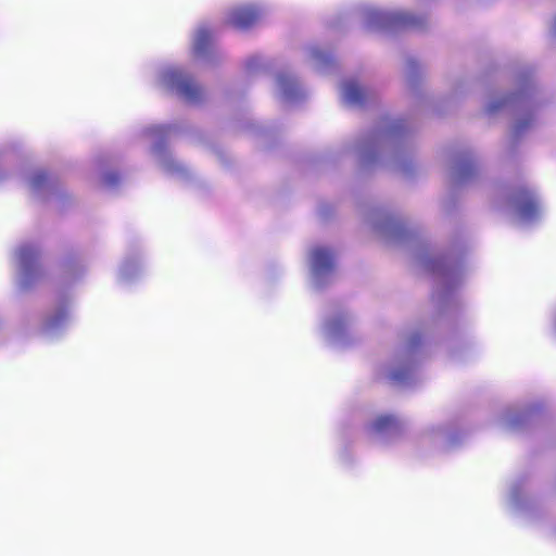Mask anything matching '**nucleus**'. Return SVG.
<instances>
[{"label": "nucleus", "mask_w": 556, "mask_h": 556, "mask_svg": "<svg viewBox=\"0 0 556 556\" xmlns=\"http://www.w3.org/2000/svg\"><path fill=\"white\" fill-rule=\"evenodd\" d=\"M307 264L312 283L321 287L334 271L336 254L329 247L316 244L308 250Z\"/></svg>", "instance_id": "2"}, {"label": "nucleus", "mask_w": 556, "mask_h": 556, "mask_svg": "<svg viewBox=\"0 0 556 556\" xmlns=\"http://www.w3.org/2000/svg\"><path fill=\"white\" fill-rule=\"evenodd\" d=\"M2 177H3V176H2V174L0 173V179H1Z\"/></svg>", "instance_id": "26"}, {"label": "nucleus", "mask_w": 556, "mask_h": 556, "mask_svg": "<svg viewBox=\"0 0 556 556\" xmlns=\"http://www.w3.org/2000/svg\"><path fill=\"white\" fill-rule=\"evenodd\" d=\"M14 260L18 283L26 287L38 273V250L31 244H23L16 249Z\"/></svg>", "instance_id": "4"}, {"label": "nucleus", "mask_w": 556, "mask_h": 556, "mask_svg": "<svg viewBox=\"0 0 556 556\" xmlns=\"http://www.w3.org/2000/svg\"><path fill=\"white\" fill-rule=\"evenodd\" d=\"M533 122L532 114L526 112L525 115L518 117L515 122L514 129L517 134L523 131L528 128Z\"/></svg>", "instance_id": "16"}, {"label": "nucleus", "mask_w": 556, "mask_h": 556, "mask_svg": "<svg viewBox=\"0 0 556 556\" xmlns=\"http://www.w3.org/2000/svg\"><path fill=\"white\" fill-rule=\"evenodd\" d=\"M504 101H506V105H507L508 103H515L516 99L515 98L514 99H509V100L504 99ZM517 102L519 103V105L522 104V101H520V99H517Z\"/></svg>", "instance_id": "24"}, {"label": "nucleus", "mask_w": 556, "mask_h": 556, "mask_svg": "<svg viewBox=\"0 0 556 556\" xmlns=\"http://www.w3.org/2000/svg\"><path fill=\"white\" fill-rule=\"evenodd\" d=\"M504 101H506V105H507L508 103H515L516 99L515 98L514 99H509V100L504 99ZM517 102L519 103V105L522 104V101H520V99H517Z\"/></svg>", "instance_id": "23"}, {"label": "nucleus", "mask_w": 556, "mask_h": 556, "mask_svg": "<svg viewBox=\"0 0 556 556\" xmlns=\"http://www.w3.org/2000/svg\"><path fill=\"white\" fill-rule=\"evenodd\" d=\"M309 59L316 67L329 62V56L318 49H312L309 51Z\"/></svg>", "instance_id": "17"}, {"label": "nucleus", "mask_w": 556, "mask_h": 556, "mask_svg": "<svg viewBox=\"0 0 556 556\" xmlns=\"http://www.w3.org/2000/svg\"><path fill=\"white\" fill-rule=\"evenodd\" d=\"M395 134V129L394 128H390L381 134H379L376 138H375V141H374V144L375 146H378L380 144L382 141H386V140H389L391 139Z\"/></svg>", "instance_id": "19"}, {"label": "nucleus", "mask_w": 556, "mask_h": 556, "mask_svg": "<svg viewBox=\"0 0 556 556\" xmlns=\"http://www.w3.org/2000/svg\"><path fill=\"white\" fill-rule=\"evenodd\" d=\"M47 184V176L43 172H35L29 178L28 186L34 192L39 191Z\"/></svg>", "instance_id": "15"}, {"label": "nucleus", "mask_w": 556, "mask_h": 556, "mask_svg": "<svg viewBox=\"0 0 556 556\" xmlns=\"http://www.w3.org/2000/svg\"><path fill=\"white\" fill-rule=\"evenodd\" d=\"M506 105V101H504V99H496V100H492L489 104H488V108L486 110L490 112V113H495L496 111H498L502 106H505Z\"/></svg>", "instance_id": "20"}, {"label": "nucleus", "mask_w": 556, "mask_h": 556, "mask_svg": "<svg viewBox=\"0 0 556 556\" xmlns=\"http://www.w3.org/2000/svg\"><path fill=\"white\" fill-rule=\"evenodd\" d=\"M340 93L342 100L350 105L362 104L365 99V90L353 79H346L341 84Z\"/></svg>", "instance_id": "13"}, {"label": "nucleus", "mask_w": 556, "mask_h": 556, "mask_svg": "<svg viewBox=\"0 0 556 556\" xmlns=\"http://www.w3.org/2000/svg\"><path fill=\"white\" fill-rule=\"evenodd\" d=\"M163 132V128H160V127H155V128H152L150 130V136L151 137H155V138H159L161 136V134Z\"/></svg>", "instance_id": "21"}, {"label": "nucleus", "mask_w": 556, "mask_h": 556, "mask_svg": "<svg viewBox=\"0 0 556 556\" xmlns=\"http://www.w3.org/2000/svg\"><path fill=\"white\" fill-rule=\"evenodd\" d=\"M364 26L372 31H393L404 27H418L421 20L404 10H386L372 5L361 9Z\"/></svg>", "instance_id": "1"}, {"label": "nucleus", "mask_w": 556, "mask_h": 556, "mask_svg": "<svg viewBox=\"0 0 556 556\" xmlns=\"http://www.w3.org/2000/svg\"><path fill=\"white\" fill-rule=\"evenodd\" d=\"M153 156L157 164L172 175H180L186 172L185 167L176 162L173 155L164 150L161 142H156L152 149Z\"/></svg>", "instance_id": "12"}, {"label": "nucleus", "mask_w": 556, "mask_h": 556, "mask_svg": "<svg viewBox=\"0 0 556 556\" xmlns=\"http://www.w3.org/2000/svg\"><path fill=\"white\" fill-rule=\"evenodd\" d=\"M159 84L188 101H197L200 98V87L187 77L179 67L165 66L159 72Z\"/></svg>", "instance_id": "3"}, {"label": "nucleus", "mask_w": 556, "mask_h": 556, "mask_svg": "<svg viewBox=\"0 0 556 556\" xmlns=\"http://www.w3.org/2000/svg\"><path fill=\"white\" fill-rule=\"evenodd\" d=\"M352 317L346 313H338L327 318L323 325V334L333 345H344L350 333Z\"/></svg>", "instance_id": "5"}, {"label": "nucleus", "mask_w": 556, "mask_h": 556, "mask_svg": "<svg viewBox=\"0 0 556 556\" xmlns=\"http://www.w3.org/2000/svg\"><path fill=\"white\" fill-rule=\"evenodd\" d=\"M116 178L115 176H110V175H105L103 177V181L106 184V185H113L115 182Z\"/></svg>", "instance_id": "22"}, {"label": "nucleus", "mask_w": 556, "mask_h": 556, "mask_svg": "<svg viewBox=\"0 0 556 556\" xmlns=\"http://www.w3.org/2000/svg\"><path fill=\"white\" fill-rule=\"evenodd\" d=\"M192 53L199 60H210L212 58V30L207 26L201 25L194 30Z\"/></svg>", "instance_id": "10"}, {"label": "nucleus", "mask_w": 556, "mask_h": 556, "mask_svg": "<svg viewBox=\"0 0 556 556\" xmlns=\"http://www.w3.org/2000/svg\"><path fill=\"white\" fill-rule=\"evenodd\" d=\"M261 16V10L255 4H238L225 14V22L235 28H247Z\"/></svg>", "instance_id": "8"}, {"label": "nucleus", "mask_w": 556, "mask_h": 556, "mask_svg": "<svg viewBox=\"0 0 556 556\" xmlns=\"http://www.w3.org/2000/svg\"><path fill=\"white\" fill-rule=\"evenodd\" d=\"M67 319V315L64 312L55 313L46 323L45 330L49 333L56 331L61 328Z\"/></svg>", "instance_id": "14"}, {"label": "nucleus", "mask_w": 556, "mask_h": 556, "mask_svg": "<svg viewBox=\"0 0 556 556\" xmlns=\"http://www.w3.org/2000/svg\"><path fill=\"white\" fill-rule=\"evenodd\" d=\"M514 214L518 223L528 225L541 215V205L536 195L530 191L520 192L514 200Z\"/></svg>", "instance_id": "6"}, {"label": "nucleus", "mask_w": 556, "mask_h": 556, "mask_svg": "<svg viewBox=\"0 0 556 556\" xmlns=\"http://www.w3.org/2000/svg\"><path fill=\"white\" fill-rule=\"evenodd\" d=\"M413 363L414 351L405 350L392 358L390 364L382 369V375L393 382L403 383L408 378Z\"/></svg>", "instance_id": "7"}, {"label": "nucleus", "mask_w": 556, "mask_h": 556, "mask_svg": "<svg viewBox=\"0 0 556 556\" xmlns=\"http://www.w3.org/2000/svg\"><path fill=\"white\" fill-rule=\"evenodd\" d=\"M401 421L390 414L377 415L367 426L370 435L379 439L391 437L400 431Z\"/></svg>", "instance_id": "9"}, {"label": "nucleus", "mask_w": 556, "mask_h": 556, "mask_svg": "<svg viewBox=\"0 0 556 556\" xmlns=\"http://www.w3.org/2000/svg\"><path fill=\"white\" fill-rule=\"evenodd\" d=\"M277 96L283 102H294L304 96V91L298 80L289 74H282L277 77Z\"/></svg>", "instance_id": "11"}, {"label": "nucleus", "mask_w": 556, "mask_h": 556, "mask_svg": "<svg viewBox=\"0 0 556 556\" xmlns=\"http://www.w3.org/2000/svg\"><path fill=\"white\" fill-rule=\"evenodd\" d=\"M138 269V264L136 262L129 261L123 264L119 270L121 278L124 280H128L132 277V271Z\"/></svg>", "instance_id": "18"}, {"label": "nucleus", "mask_w": 556, "mask_h": 556, "mask_svg": "<svg viewBox=\"0 0 556 556\" xmlns=\"http://www.w3.org/2000/svg\"><path fill=\"white\" fill-rule=\"evenodd\" d=\"M552 28H553L554 34L556 35V17L554 18Z\"/></svg>", "instance_id": "25"}]
</instances>
